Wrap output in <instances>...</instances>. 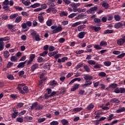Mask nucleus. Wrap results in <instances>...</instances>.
Returning <instances> with one entry per match:
<instances>
[{"label": "nucleus", "mask_w": 125, "mask_h": 125, "mask_svg": "<svg viewBox=\"0 0 125 125\" xmlns=\"http://www.w3.org/2000/svg\"><path fill=\"white\" fill-rule=\"evenodd\" d=\"M51 29L53 30L52 31V34H57V33H60V32H62V30H63V27H62V25L61 24H59L57 25H53L51 27Z\"/></svg>", "instance_id": "nucleus-1"}, {"label": "nucleus", "mask_w": 125, "mask_h": 125, "mask_svg": "<svg viewBox=\"0 0 125 125\" xmlns=\"http://www.w3.org/2000/svg\"><path fill=\"white\" fill-rule=\"evenodd\" d=\"M32 26V22L27 21L26 23H23L21 24V27L23 29V32H27L29 30V27Z\"/></svg>", "instance_id": "nucleus-2"}, {"label": "nucleus", "mask_w": 125, "mask_h": 125, "mask_svg": "<svg viewBox=\"0 0 125 125\" xmlns=\"http://www.w3.org/2000/svg\"><path fill=\"white\" fill-rule=\"evenodd\" d=\"M125 36L122 35V38H120L117 40V43L118 45H120V46H122V45H123V44H125Z\"/></svg>", "instance_id": "nucleus-3"}, {"label": "nucleus", "mask_w": 125, "mask_h": 125, "mask_svg": "<svg viewBox=\"0 0 125 125\" xmlns=\"http://www.w3.org/2000/svg\"><path fill=\"white\" fill-rule=\"evenodd\" d=\"M97 9H98L97 6L91 7L89 9L87 10V13L88 14H94Z\"/></svg>", "instance_id": "nucleus-4"}, {"label": "nucleus", "mask_w": 125, "mask_h": 125, "mask_svg": "<svg viewBox=\"0 0 125 125\" xmlns=\"http://www.w3.org/2000/svg\"><path fill=\"white\" fill-rule=\"evenodd\" d=\"M91 84H92V82L88 81H86V83L81 84V86L82 87H83V88H85L86 87H87L88 85H91Z\"/></svg>", "instance_id": "nucleus-5"}, {"label": "nucleus", "mask_w": 125, "mask_h": 125, "mask_svg": "<svg viewBox=\"0 0 125 125\" xmlns=\"http://www.w3.org/2000/svg\"><path fill=\"white\" fill-rule=\"evenodd\" d=\"M25 85V84L22 83V84H19L17 89L20 91L21 93V94H25V92L23 91V90H22V87Z\"/></svg>", "instance_id": "nucleus-6"}, {"label": "nucleus", "mask_w": 125, "mask_h": 125, "mask_svg": "<svg viewBox=\"0 0 125 125\" xmlns=\"http://www.w3.org/2000/svg\"><path fill=\"white\" fill-rule=\"evenodd\" d=\"M117 87H118V84L113 83L110 84L109 86L106 88V89H109V88L110 89H115V88H117Z\"/></svg>", "instance_id": "nucleus-7"}, {"label": "nucleus", "mask_w": 125, "mask_h": 125, "mask_svg": "<svg viewBox=\"0 0 125 125\" xmlns=\"http://www.w3.org/2000/svg\"><path fill=\"white\" fill-rule=\"evenodd\" d=\"M90 29L92 30V31H95V32H99L100 30H101V27H96V26H93L92 25L90 26Z\"/></svg>", "instance_id": "nucleus-8"}, {"label": "nucleus", "mask_w": 125, "mask_h": 125, "mask_svg": "<svg viewBox=\"0 0 125 125\" xmlns=\"http://www.w3.org/2000/svg\"><path fill=\"white\" fill-rule=\"evenodd\" d=\"M13 112H14V113L12 114V117L15 119L16 117L18 116V110H16L15 108H13Z\"/></svg>", "instance_id": "nucleus-9"}, {"label": "nucleus", "mask_w": 125, "mask_h": 125, "mask_svg": "<svg viewBox=\"0 0 125 125\" xmlns=\"http://www.w3.org/2000/svg\"><path fill=\"white\" fill-rule=\"evenodd\" d=\"M80 84L76 83L74 84L72 86V88H71V91H76L80 87Z\"/></svg>", "instance_id": "nucleus-10"}, {"label": "nucleus", "mask_w": 125, "mask_h": 125, "mask_svg": "<svg viewBox=\"0 0 125 125\" xmlns=\"http://www.w3.org/2000/svg\"><path fill=\"white\" fill-rule=\"evenodd\" d=\"M122 26H124V24L122 23L121 22H117L114 25V28L115 29H120V28H122Z\"/></svg>", "instance_id": "nucleus-11"}, {"label": "nucleus", "mask_w": 125, "mask_h": 125, "mask_svg": "<svg viewBox=\"0 0 125 125\" xmlns=\"http://www.w3.org/2000/svg\"><path fill=\"white\" fill-rule=\"evenodd\" d=\"M81 82L82 81V79L80 78H77L73 79L71 81V82L68 83L69 85H71V84H73L75 83V82Z\"/></svg>", "instance_id": "nucleus-12"}, {"label": "nucleus", "mask_w": 125, "mask_h": 125, "mask_svg": "<svg viewBox=\"0 0 125 125\" xmlns=\"http://www.w3.org/2000/svg\"><path fill=\"white\" fill-rule=\"evenodd\" d=\"M39 68V64L38 63H34L33 64V65L31 67V70L32 72H34V71L36 70V69H38Z\"/></svg>", "instance_id": "nucleus-13"}, {"label": "nucleus", "mask_w": 125, "mask_h": 125, "mask_svg": "<svg viewBox=\"0 0 125 125\" xmlns=\"http://www.w3.org/2000/svg\"><path fill=\"white\" fill-rule=\"evenodd\" d=\"M85 35H86V32H83V31L81 32L78 34V38L79 39H83L84 38V36H85Z\"/></svg>", "instance_id": "nucleus-14"}, {"label": "nucleus", "mask_w": 125, "mask_h": 125, "mask_svg": "<svg viewBox=\"0 0 125 125\" xmlns=\"http://www.w3.org/2000/svg\"><path fill=\"white\" fill-rule=\"evenodd\" d=\"M22 1V3L24 4L26 6H28V5H30L31 4V1L30 0H21Z\"/></svg>", "instance_id": "nucleus-15"}, {"label": "nucleus", "mask_w": 125, "mask_h": 125, "mask_svg": "<svg viewBox=\"0 0 125 125\" xmlns=\"http://www.w3.org/2000/svg\"><path fill=\"white\" fill-rule=\"evenodd\" d=\"M85 22L84 21H78L76 22H75L74 23H73L72 25V27H77V26H79V25H81V24H85Z\"/></svg>", "instance_id": "nucleus-16"}, {"label": "nucleus", "mask_w": 125, "mask_h": 125, "mask_svg": "<svg viewBox=\"0 0 125 125\" xmlns=\"http://www.w3.org/2000/svg\"><path fill=\"white\" fill-rule=\"evenodd\" d=\"M55 94H56V92L55 91H53L52 93H51V94L48 95H47V94H45L44 96L45 98L46 99L49 98V97H52L53 96H54V95H55Z\"/></svg>", "instance_id": "nucleus-17"}, {"label": "nucleus", "mask_w": 125, "mask_h": 125, "mask_svg": "<svg viewBox=\"0 0 125 125\" xmlns=\"http://www.w3.org/2000/svg\"><path fill=\"white\" fill-rule=\"evenodd\" d=\"M110 103H113L114 104H118L120 103V100L117 98H113L110 100Z\"/></svg>", "instance_id": "nucleus-18"}, {"label": "nucleus", "mask_w": 125, "mask_h": 125, "mask_svg": "<svg viewBox=\"0 0 125 125\" xmlns=\"http://www.w3.org/2000/svg\"><path fill=\"white\" fill-rule=\"evenodd\" d=\"M83 69L86 73H90V68L87 64L83 66Z\"/></svg>", "instance_id": "nucleus-19"}, {"label": "nucleus", "mask_w": 125, "mask_h": 125, "mask_svg": "<svg viewBox=\"0 0 125 125\" xmlns=\"http://www.w3.org/2000/svg\"><path fill=\"white\" fill-rule=\"evenodd\" d=\"M119 107H120V108L116 110V113L119 114V113H122L123 112H125V107H121V106H120Z\"/></svg>", "instance_id": "nucleus-20"}, {"label": "nucleus", "mask_w": 125, "mask_h": 125, "mask_svg": "<svg viewBox=\"0 0 125 125\" xmlns=\"http://www.w3.org/2000/svg\"><path fill=\"white\" fill-rule=\"evenodd\" d=\"M92 79H93V77L89 75H86L84 77V80H85V81H91Z\"/></svg>", "instance_id": "nucleus-21"}, {"label": "nucleus", "mask_w": 125, "mask_h": 125, "mask_svg": "<svg viewBox=\"0 0 125 125\" xmlns=\"http://www.w3.org/2000/svg\"><path fill=\"white\" fill-rule=\"evenodd\" d=\"M114 33V30L107 29L104 31V35H106V34H113Z\"/></svg>", "instance_id": "nucleus-22"}, {"label": "nucleus", "mask_w": 125, "mask_h": 125, "mask_svg": "<svg viewBox=\"0 0 125 125\" xmlns=\"http://www.w3.org/2000/svg\"><path fill=\"white\" fill-rule=\"evenodd\" d=\"M84 28H85V25L83 24L78 26L77 29L79 32H82V31H83V30L84 29Z\"/></svg>", "instance_id": "nucleus-23"}, {"label": "nucleus", "mask_w": 125, "mask_h": 125, "mask_svg": "<svg viewBox=\"0 0 125 125\" xmlns=\"http://www.w3.org/2000/svg\"><path fill=\"white\" fill-rule=\"evenodd\" d=\"M10 40V38L9 37H6L4 38H0V42H7V41H9Z\"/></svg>", "instance_id": "nucleus-24"}, {"label": "nucleus", "mask_w": 125, "mask_h": 125, "mask_svg": "<svg viewBox=\"0 0 125 125\" xmlns=\"http://www.w3.org/2000/svg\"><path fill=\"white\" fill-rule=\"evenodd\" d=\"M25 64H26V62H20L17 66V68H23L25 67Z\"/></svg>", "instance_id": "nucleus-25"}, {"label": "nucleus", "mask_w": 125, "mask_h": 125, "mask_svg": "<svg viewBox=\"0 0 125 125\" xmlns=\"http://www.w3.org/2000/svg\"><path fill=\"white\" fill-rule=\"evenodd\" d=\"M9 52H8V51L6 50L3 53V56L4 58H6V59H7V58H8V57H9Z\"/></svg>", "instance_id": "nucleus-26"}, {"label": "nucleus", "mask_w": 125, "mask_h": 125, "mask_svg": "<svg viewBox=\"0 0 125 125\" xmlns=\"http://www.w3.org/2000/svg\"><path fill=\"white\" fill-rule=\"evenodd\" d=\"M72 110L73 112H75V113H78L82 111V110H83V109L82 108V107H76V108H73Z\"/></svg>", "instance_id": "nucleus-27"}, {"label": "nucleus", "mask_w": 125, "mask_h": 125, "mask_svg": "<svg viewBox=\"0 0 125 125\" xmlns=\"http://www.w3.org/2000/svg\"><path fill=\"white\" fill-rule=\"evenodd\" d=\"M93 108H94V105L92 104H90L87 106V107H86V109L87 110H88V111H91V110Z\"/></svg>", "instance_id": "nucleus-28"}, {"label": "nucleus", "mask_w": 125, "mask_h": 125, "mask_svg": "<svg viewBox=\"0 0 125 125\" xmlns=\"http://www.w3.org/2000/svg\"><path fill=\"white\" fill-rule=\"evenodd\" d=\"M21 20H22V17L18 16L16 18L15 21V23H20Z\"/></svg>", "instance_id": "nucleus-29"}, {"label": "nucleus", "mask_w": 125, "mask_h": 125, "mask_svg": "<svg viewBox=\"0 0 125 125\" xmlns=\"http://www.w3.org/2000/svg\"><path fill=\"white\" fill-rule=\"evenodd\" d=\"M46 24L47 26H48V27H50V26L52 25V19L48 20L46 22Z\"/></svg>", "instance_id": "nucleus-30"}, {"label": "nucleus", "mask_w": 125, "mask_h": 125, "mask_svg": "<svg viewBox=\"0 0 125 125\" xmlns=\"http://www.w3.org/2000/svg\"><path fill=\"white\" fill-rule=\"evenodd\" d=\"M24 122H29V121H32L33 117L31 116H25L24 117Z\"/></svg>", "instance_id": "nucleus-31"}, {"label": "nucleus", "mask_w": 125, "mask_h": 125, "mask_svg": "<svg viewBox=\"0 0 125 125\" xmlns=\"http://www.w3.org/2000/svg\"><path fill=\"white\" fill-rule=\"evenodd\" d=\"M107 42L106 41H101L100 43V45L101 47L102 46H107Z\"/></svg>", "instance_id": "nucleus-32"}, {"label": "nucleus", "mask_w": 125, "mask_h": 125, "mask_svg": "<svg viewBox=\"0 0 125 125\" xmlns=\"http://www.w3.org/2000/svg\"><path fill=\"white\" fill-rule=\"evenodd\" d=\"M19 15H18V13H15L11 15L10 16V19H15L16 17H18Z\"/></svg>", "instance_id": "nucleus-33"}, {"label": "nucleus", "mask_w": 125, "mask_h": 125, "mask_svg": "<svg viewBox=\"0 0 125 125\" xmlns=\"http://www.w3.org/2000/svg\"><path fill=\"white\" fill-rule=\"evenodd\" d=\"M87 63L89 65H95V64H96V62L94 60H90L87 61Z\"/></svg>", "instance_id": "nucleus-34"}, {"label": "nucleus", "mask_w": 125, "mask_h": 125, "mask_svg": "<svg viewBox=\"0 0 125 125\" xmlns=\"http://www.w3.org/2000/svg\"><path fill=\"white\" fill-rule=\"evenodd\" d=\"M38 18V20L40 23H43L44 19H43V17L42 16V15L39 16Z\"/></svg>", "instance_id": "nucleus-35"}, {"label": "nucleus", "mask_w": 125, "mask_h": 125, "mask_svg": "<svg viewBox=\"0 0 125 125\" xmlns=\"http://www.w3.org/2000/svg\"><path fill=\"white\" fill-rule=\"evenodd\" d=\"M61 123L62 125H67L69 123V122L66 119H62L61 120Z\"/></svg>", "instance_id": "nucleus-36"}, {"label": "nucleus", "mask_w": 125, "mask_h": 125, "mask_svg": "<svg viewBox=\"0 0 125 125\" xmlns=\"http://www.w3.org/2000/svg\"><path fill=\"white\" fill-rule=\"evenodd\" d=\"M41 5V4L39 3H36L34 4H32L30 6V7H32V8H36V7H39Z\"/></svg>", "instance_id": "nucleus-37"}, {"label": "nucleus", "mask_w": 125, "mask_h": 125, "mask_svg": "<svg viewBox=\"0 0 125 125\" xmlns=\"http://www.w3.org/2000/svg\"><path fill=\"white\" fill-rule=\"evenodd\" d=\"M104 66L106 67H109V66H111V62L110 61H105L104 62Z\"/></svg>", "instance_id": "nucleus-38"}, {"label": "nucleus", "mask_w": 125, "mask_h": 125, "mask_svg": "<svg viewBox=\"0 0 125 125\" xmlns=\"http://www.w3.org/2000/svg\"><path fill=\"white\" fill-rule=\"evenodd\" d=\"M102 6H103V7H104L105 9H108V8H109V4H108L107 3L104 2L102 4Z\"/></svg>", "instance_id": "nucleus-39"}, {"label": "nucleus", "mask_w": 125, "mask_h": 125, "mask_svg": "<svg viewBox=\"0 0 125 125\" xmlns=\"http://www.w3.org/2000/svg\"><path fill=\"white\" fill-rule=\"evenodd\" d=\"M57 85V82H56L55 80L51 81L49 83V85Z\"/></svg>", "instance_id": "nucleus-40"}, {"label": "nucleus", "mask_w": 125, "mask_h": 125, "mask_svg": "<svg viewBox=\"0 0 125 125\" xmlns=\"http://www.w3.org/2000/svg\"><path fill=\"white\" fill-rule=\"evenodd\" d=\"M47 53H48V51H45L42 53L40 54V56H42V57H44V56H46V55H47Z\"/></svg>", "instance_id": "nucleus-41"}, {"label": "nucleus", "mask_w": 125, "mask_h": 125, "mask_svg": "<svg viewBox=\"0 0 125 125\" xmlns=\"http://www.w3.org/2000/svg\"><path fill=\"white\" fill-rule=\"evenodd\" d=\"M3 47H4V43L0 42V51L3 50Z\"/></svg>", "instance_id": "nucleus-42"}, {"label": "nucleus", "mask_w": 125, "mask_h": 125, "mask_svg": "<svg viewBox=\"0 0 125 125\" xmlns=\"http://www.w3.org/2000/svg\"><path fill=\"white\" fill-rule=\"evenodd\" d=\"M114 19L116 21H121V17L119 15H116L114 16Z\"/></svg>", "instance_id": "nucleus-43"}, {"label": "nucleus", "mask_w": 125, "mask_h": 125, "mask_svg": "<svg viewBox=\"0 0 125 125\" xmlns=\"http://www.w3.org/2000/svg\"><path fill=\"white\" fill-rule=\"evenodd\" d=\"M68 16V13L67 12L62 11L60 14V16L61 17H63V16Z\"/></svg>", "instance_id": "nucleus-44"}, {"label": "nucleus", "mask_w": 125, "mask_h": 125, "mask_svg": "<svg viewBox=\"0 0 125 125\" xmlns=\"http://www.w3.org/2000/svg\"><path fill=\"white\" fill-rule=\"evenodd\" d=\"M86 11V9L85 8L82 9L81 8H78L77 10V12H84Z\"/></svg>", "instance_id": "nucleus-45"}, {"label": "nucleus", "mask_w": 125, "mask_h": 125, "mask_svg": "<svg viewBox=\"0 0 125 125\" xmlns=\"http://www.w3.org/2000/svg\"><path fill=\"white\" fill-rule=\"evenodd\" d=\"M41 7L42 10V9H46V8H47V5L46 4V3H44L41 5Z\"/></svg>", "instance_id": "nucleus-46"}, {"label": "nucleus", "mask_w": 125, "mask_h": 125, "mask_svg": "<svg viewBox=\"0 0 125 125\" xmlns=\"http://www.w3.org/2000/svg\"><path fill=\"white\" fill-rule=\"evenodd\" d=\"M83 63H78L75 67V69H79V68H82V67H83Z\"/></svg>", "instance_id": "nucleus-47"}, {"label": "nucleus", "mask_w": 125, "mask_h": 125, "mask_svg": "<svg viewBox=\"0 0 125 125\" xmlns=\"http://www.w3.org/2000/svg\"><path fill=\"white\" fill-rule=\"evenodd\" d=\"M11 61L12 62H16L17 61V58L14 56L11 57Z\"/></svg>", "instance_id": "nucleus-48"}, {"label": "nucleus", "mask_w": 125, "mask_h": 125, "mask_svg": "<svg viewBox=\"0 0 125 125\" xmlns=\"http://www.w3.org/2000/svg\"><path fill=\"white\" fill-rule=\"evenodd\" d=\"M50 125H59V122H58V121H54L51 122L50 123Z\"/></svg>", "instance_id": "nucleus-49"}, {"label": "nucleus", "mask_w": 125, "mask_h": 125, "mask_svg": "<svg viewBox=\"0 0 125 125\" xmlns=\"http://www.w3.org/2000/svg\"><path fill=\"white\" fill-rule=\"evenodd\" d=\"M94 22H95V23H100V22H101V20L97 18H95L94 19Z\"/></svg>", "instance_id": "nucleus-50"}, {"label": "nucleus", "mask_w": 125, "mask_h": 125, "mask_svg": "<svg viewBox=\"0 0 125 125\" xmlns=\"http://www.w3.org/2000/svg\"><path fill=\"white\" fill-rule=\"evenodd\" d=\"M76 15H77V13H73L68 16V18L72 19V18H74Z\"/></svg>", "instance_id": "nucleus-51"}, {"label": "nucleus", "mask_w": 125, "mask_h": 125, "mask_svg": "<svg viewBox=\"0 0 125 125\" xmlns=\"http://www.w3.org/2000/svg\"><path fill=\"white\" fill-rule=\"evenodd\" d=\"M94 48H95L96 49H98V50H100V49H102V48L101 47V46L98 45V44H96L94 46Z\"/></svg>", "instance_id": "nucleus-52"}, {"label": "nucleus", "mask_w": 125, "mask_h": 125, "mask_svg": "<svg viewBox=\"0 0 125 125\" xmlns=\"http://www.w3.org/2000/svg\"><path fill=\"white\" fill-rule=\"evenodd\" d=\"M35 58H36V55L35 54L30 55L29 59H30L31 60H32L33 61H34V59H35Z\"/></svg>", "instance_id": "nucleus-53"}, {"label": "nucleus", "mask_w": 125, "mask_h": 125, "mask_svg": "<svg viewBox=\"0 0 125 125\" xmlns=\"http://www.w3.org/2000/svg\"><path fill=\"white\" fill-rule=\"evenodd\" d=\"M99 76L100 77H106V73L104 72H101L99 73Z\"/></svg>", "instance_id": "nucleus-54"}, {"label": "nucleus", "mask_w": 125, "mask_h": 125, "mask_svg": "<svg viewBox=\"0 0 125 125\" xmlns=\"http://www.w3.org/2000/svg\"><path fill=\"white\" fill-rule=\"evenodd\" d=\"M94 69H100L101 68V65L99 63H97L94 66Z\"/></svg>", "instance_id": "nucleus-55"}, {"label": "nucleus", "mask_w": 125, "mask_h": 125, "mask_svg": "<svg viewBox=\"0 0 125 125\" xmlns=\"http://www.w3.org/2000/svg\"><path fill=\"white\" fill-rule=\"evenodd\" d=\"M15 9H16V10H19V11H22V10H23V8L20 6H15Z\"/></svg>", "instance_id": "nucleus-56"}, {"label": "nucleus", "mask_w": 125, "mask_h": 125, "mask_svg": "<svg viewBox=\"0 0 125 125\" xmlns=\"http://www.w3.org/2000/svg\"><path fill=\"white\" fill-rule=\"evenodd\" d=\"M16 121L18 122V123H23V118L21 117H18L17 118Z\"/></svg>", "instance_id": "nucleus-57"}, {"label": "nucleus", "mask_w": 125, "mask_h": 125, "mask_svg": "<svg viewBox=\"0 0 125 125\" xmlns=\"http://www.w3.org/2000/svg\"><path fill=\"white\" fill-rule=\"evenodd\" d=\"M44 121H45V118H40L38 120V122L39 123H43V122H44Z\"/></svg>", "instance_id": "nucleus-58"}, {"label": "nucleus", "mask_w": 125, "mask_h": 125, "mask_svg": "<svg viewBox=\"0 0 125 125\" xmlns=\"http://www.w3.org/2000/svg\"><path fill=\"white\" fill-rule=\"evenodd\" d=\"M35 41H36V42H40V41H41V38H40V35L39 34H37L36 36Z\"/></svg>", "instance_id": "nucleus-59"}, {"label": "nucleus", "mask_w": 125, "mask_h": 125, "mask_svg": "<svg viewBox=\"0 0 125 125\" xmlns=\"http://www.w3.org/2000/svg\"><path fill=\"white\" fill-rule=\"evenodd\" d=\"M114 92L115 93H120V89L119 88V87H116L115 89H114Z\"/></svg>", "instance_id": "nucleus-60"}, {"label": "nucleus", "mask_w": 125, "mask_h": 125, "mask_svg": "<svg viewBox=\"0 0 125 125\" xmlns=\"http://www.w3.org/2000/svg\"><path fill=\"white\" fill-rule=\"evenodd\" d=\"M4 5H8L9 4V1L8 0H5L4 1L2 2Z\"/></svg>", "instance_id": "nucleus-61"}, {"label": "nucleus", "mask_w": 125, "mask_h": 125, "mask_svg": "<svg viewBox=\"0 0 125 125\" xmlns=\"http://www.w3.org/2000/svg\"><path fill=\"white\" fill-rule=\"evenodd\" d=\"M62 24L63 26H65V25H68V24H69V21H63L62 22Z\"/></svg>", "instance_id": "nucleus-62"}, {"label": "nucleus", "mask_w": 125, "mask_h": 125, "mask_svg": "<svg viewBox=\"0 0 125 125\" xmlns=\"http://www.w3.org/2000/svg\"><path fill=\"white\" fill-rule=\"evenodd\" d=\"M65 42V39L64 38H61L59 40L60 43H63Z\"/></svg>", "instance_id": "nucleus-63"}, {"label": "nucleus", "mask_w": 125, "mask_h": 125, "mask_svg": "<svg viewBox=\"0 0 125 125\" xmlns=\"http://www.w3.org/2000/svg\"><path fill=\"white\" fill-rule=\"evenodd\" d=\"M120 93H125V88H120Z\"/></svg>", "instance_id": "nucleus-64"}]
</instances>
